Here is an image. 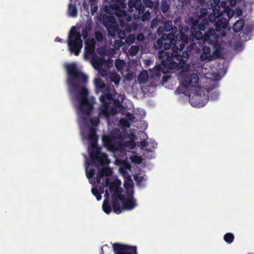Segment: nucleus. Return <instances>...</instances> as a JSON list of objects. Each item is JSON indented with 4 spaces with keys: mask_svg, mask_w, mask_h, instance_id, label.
<instances>
[{
    "mask_svg": "<svg viewBox=\"0 0 254 254\" xmlns=\"http://www.w3.org/2000/svg\"><path fill=\"white\" fill-rule=\"evenodd\" d=\"M108 1L105 11L109 15H104L103 23L109 34L115 38L124 39L127 33L137 29V24L132 22V17L127 15V11L122 8L127 7V0H104Z\"/></svg>",
    "mask_w": 254,
    "mask_h": 254,
    "instance_id": "nucleus-1",
    "label": "nucleus"
},
{
    "mask_svg": "<svg viewBox=\"0 0 254 254\" xmlns=\"http://www.w3.org/2000/svg\"><path fill=\"white\" fill-rule=\"evenodd\" d=\"M67 72V83L70 92L78 93V98L80 100L79 109L87 115L91 113L93 105L87 100L89 93L85 87L88 82V77L81 72L75 63L67 64L66 65Z\"/></svg>",
    "mask_w": 254,
    "mask_h": 254,
    "instance_id": "nucleus-2",
    "label": "nucleus"
},
{
    "mask_svg": "<svg viewBox=\"0 0 254 254\" xmlns=\"http://www.w3.org/2000/svg\"><path fill=\"white\" fill-rule=\"evenodd\" d=\"M177 45L172 47V52L161 51L158 54V58L161 61V65L165 68L180 69L185 65L189 57L188 51L184 50L185 44L189 40L188 35L180 31L175 35Z\"/></svg>",
    "mask_w": 254,
    "mask_h": 254,
    "instance_id": "nucleus-3",
    "label": "nucleus"
},
{
    "mask_svg": "<svg viewBox=\"0 0 254 254\" xmlns=\"http://www.w3.org/2000/svg\"><path fill=\"white\" fill-rule=\"evenodd\" d=\"M193 16L194 18H191L190 22L193 25L197 26L199 30H205L209 22L213 23L220 18L214 13H210L208 15V10L206 8L196 9L193 13Z\"/></svg>",
    "mask_w": 254,
    "mask_h": 254,
    "instance_id": "nucleus-4",
    "label": "nucleus"
},
{
    "mask_svg": "<svg viewBox=\"0 0 254 254\" xmlns=\"http://www.w3.org/2000/svg\"><path fill=\"white\" fill-rule=\"evenodd\" d=\"M153 6V2L151 0H143V3L140 0L134 1H130L128 3L129 10L132 11L134 7L138 12L137 14H134L133 17L135 19H140L142 21H146L150 17V9Z\"/></svg>",
    "mask_w": 254,
    "mask_h": 254,
    "instance_id": "nucleus-5",
    "label": "nucleus"
},
{
    "mask_svg": "<svg viewBox=\"0 0 254 254\" xmlns=\"http://www.w3.org/2000/svg\"><path fill=\"white\" fill-rule=\"evenodd\" d=\"M67 44L71 53H73L76 56L79 55L83 47V41L81 33L77 31L74 27L68 34Z\"/></svg>",
    "mask_w": 254,
    "mask_h": 254,
    "instance_id": "nucleus-6",
    "label": "nucleus"
},
{
    "mask_svg": "<svg viewBox=\"0 0 254 254\" xmlns=\"http://www.w3.org/2000/svg\"><path fill=\"white\" fill-rule=\"evenodd\" d=\"M191 23L192 25L190 29L191 35L193 38L198 42H200L202 41L209 44L218 35L213 28H209L206 32L203 33L202 32L205 30H199L197 26L193 25L191 22Z\"/></svg>",
    "mask_w": 254,
    "mask_h": 254,
    "instance_id": "nucleus-7",
    "label": "nucleus"
},
{
    "mask_svg": "<svg viewBox=\"0 0 254 254\" xmlns=\"http://www.w3.org/2000/svg\"><path fill=\"white\" fill-rule=\"evenodd\" d=\"M100 101L102 105L100 108L99 116H103L106 118H108L110 116L115 115L116 111L113 108H110L111 101L113 100L112 94L108 91L106 93H103L100 97Z\"/></svg>",
    "mask_w": 254,
    "mask_h": 254,
    "instance_id": "nucleus-8",
    "label": "nucleus"
},
{
    "mask_svg": "<svg viewBox=\"0 0 254 254\" xmlns=\"http://www.w3.org/2000/svg\"><path fill=\"white\" fill-rule=\"evenodd\" d=\"M181 82L185 89L192 90L193 88L194 92H197L201 88L199 85L198 76L195 73L185 76Z\"/></svg>",
    "mask_w": 254,
    "mask_h": 254,
    "instance_id": "nucleus-9",
    "label": "nucleus"
},
{
    "mask_svg": "<svg viewBox=\"0 0 254 254\" xmlns=\"http://www.w3.org/2000/svg\"><path fill=\"white\" fill-rule=\"evenodd\" d=\"M175 40V35L173 33H168L162 34L161 38H159L157 41V46L158 48L161 49L159 53L163 51L162 47L164 50H167L171 48V52H172V47L175 45H177ZM164 51H165L164 50Z\"/></svg>",
    "mask_w": 254,
    "mask_h": 254,
    "instance_id": "nucleus-10",
    "label": "nucleus"
},
{
    "mask_svg": "<svg viewBox=\"0 0 254 254\" xmlns=\"http://www.w3.org/2000/svg\"><path fill=\"white\" fill-rule=\"evenodd\" d=\"M89 156L91 160L94 164L101 165L108 164L109 160L107 154L102 153L100 148H96L89 151Z\"/></svg>",
    "mask_w": 254,
    "mask_h": 254,
    "instance_id": "nucleus-11",
    "label": "nucleus"
},
{
    "mask_svg": "<svg viewBox=\"0 0 254 254\" xmlns=\"http://www.w3.org/2000/svg\"><path fill=\"white\" fill-rule=\"evenodd\" d=\"M112 246L114 254H138L135 246L119 243H114Z\"/></svg>",
    "mask_w": 254,
    "mask_h": 254,
    "instance_id": "nucleus-12",
    "label": "nucleus"
},
{
    "mask_svg": "<svg viewBox=\"0 0 254 254\" xmlns=\"http://www.w3.org/2000/svg\"><path fill=\"white\" fill-rule=\"evenodd\" d=\"M102 140L104 145L112 151L118 150L122 146V142L116 140L113 135H104Z\"/></svg>",
    "mask_w": 254,
    "mask_h": 254,
    "instance_id": "nucleus-13",
    "label": "nucleus"
},
{
    "mask_svg": "<svg viewBox=\"0 0 254 254\" xmlns=\"http://www.w3.org/2000/svg\"><path fill=\"white\" fill-rule=\"evenodd\" d=\"M157 33L159 35L168 33H173L175 35L178 32V28L175 26H173L171 21H167L164 23L163 26H159L157 29Z\"/></svg>",
    "mask_w": 254,
    "mask_h": 254,
    "instance_id": "nucleus-14",
    "label": "nucleus"
},
{
    "mask_svg": "<svg viewBox=\"0 0 254 254\" xmlns=\"http://www.w3.org/2000/svg\"><path fill=\"white\" fill-rule=\"evenodd\" d=\"M220 36L219 34L212 41L210 42L209 44L212 45L215 48V50L212 53V60L221 57V45L219 41Z\"/></svg>",
    "mask_w": 254,
    "mask_h": 254,
    "instance_id": "nucleus-15",
    "label": "nucleus"
},
{
    "mask_svg": "<svg viewBox=\"0 0 254 254\" xmlns=\"http://www.w3.org/2000/svg\"><path fill=\"white\" fill-rule=\"evenodd\" d=\"M200 53L199 59L201 62H210L212 61L211 51L209 46H203Z\"/></svg>",
    "mask_w": 254,
    "mask_h": 254,
    "instance_id": "nucleus-16",
    "label": "nucleus"
},
{
    "mask_svg": "<svg viewBox=\"0 0 254 254\" xmlns=\"http://www.w3.org/2000/svg\"><path fill=\"white\" fill-rule=\"evenodd\" d=\"M88 140L90 143L91 150H94L96 148H100L99 146H98V136L97 135L95 128H91L90 129Z\"/></svg>",
    "mask_w": 254,
    "mask_h": 254,
    "instance_id": "nucleus-17",
    "label": "nucleus"
},
{
    "mask_svg": "<svg viewBox=\"0 0 254 254\" xmlns=\"http://www.w3.org/2000/svg\"><path fill=\"white\" fill-rule=\"evenodd\" d=\"M227 24L228 22L226 18L224 19V18H219L215 21V29L214 30L215 32H220L222 30L226 28Z\"/></svg>",
    "mask_w": 254,
    "mask_h": 254,
    "instance_id": "nucleus-18",
    "label": "nucleus"
},
{
    "mask_svg": "<svg viewBox=\"0 0 254 254\" xmlns=\"http://www.w3.org/2000/svg\"><path fill=\"white\" fill-rule=\"evenodd\" d=\"M95 42L94 39L86 40L85 41V54H92L95 51Z\"/></svg>",
    "mask_w": 254,
    "mask_h": 254,
    "instance_id": "nucleus-19",
    "label": "nucleus"
},
{
    "mask_svg": "<svg viewBox=\"0 0 254 254\" xmlns=\"http://www.w3.org/2000/svg\"><path fill=\"white\" fill-rule=\"evenodd\" d=\"M93 26V22L91 20L87 21L85 26V28L82 30V34L81 36H82L83 38L86 41L87 40L89 33L91 32Z\"/></svg>",
    "mask_w": 254,
    "mask_h": 254,
    "instance_id": "nucleus-20",
    "label": "nucleus"
},
{
    "mask_svg": "<svg viewBox=\"0 0 254 254\" xmlns=\"http://www.w3.org/2000/svg\"><path fill=\"white\" fill-rule=\"evenodd\" d=\"M203 45L201 42H193L190 46V52L193 54L200 53Z\"/></svg>",
    "mask_w": 254,
    "mask_h": 254,
    "instance_id": "nucleus-21",
    "label": "nucleus"
},
{
    "mask_svg": "<svg viewBox=\"0 0 254 254\" xmlns=\"http://www.w3.org/2000/svg\"><path fill=\"white\" fill-rule=\"evenodd\" d=\"M234 12L232 9L230 8L229 7H224L223 11H221L220 15V18H224V19L226 18L225 16L227 17V21L230 19L231 17L234 15Z\"/></svg>",
    "mask_w": 254,
    "mask_h": 254,
    "instance_id": "nucleus-22",
    "label": "nucleus"
},
{
    "mask_svg": "<svg viewBox=\"0 0 254 254\" xmlns=\"http://www.w3.org/2000/svg\"><path fill=\"white\" fill-rule=\"evenodd\" d=\"M136 206V201L134 198H127L124 204L123 205L124 210H131Z\"/></svg>",
    "mask_w": 254,
    "mask_h": 254,
    "instance_id": "nucleus-23",
    "label": "nucleus"
},
{
    "mask_svg": "<svg viewBox=\"0 0 254 254\" xmlns=\"http://www.w3.org/2000/svg\"><path fill=\"white\" fill-rule=\"evenodd\" d=\"M244 25L245 20L240 18L234 23L233 30L236 33L239 32L243 29Z\"/></svg>",
    "mask_w": 254,
    "mask_h": 254,
    "instance_id": "nucleus-24",
    "label": "nucleus"
},
{
    "mask_svg": "<svg viewBox=\"0 0 254 254\" xmlns=\"http://www.w3.org/2000/svg\"><path fill=\"white\" fill-rule=\"evenodd\" d=\"M112 205L113 209V211L115 213L117 214H120L122 212V210H124L123 209V207H121L120 205V203L119 201L117 200V198H113L112 199Z\"/></svg>",
    "mask_w": 254,
    "mask_h": 254,
    "instance_id": "nucleus-25",
    "label": "nucleus"
},
{
    "mask_svg": "<svg viewBox=\"0 0 254 254\" xmlns=\"http://www.w3.org/2000/svg\"><path fill=\"white\" fill-rule=\"evenodd\" d=\"M92 66L96 69H99L103 64V60L97 56L93 57L91 59Z\"/></svg>",
    "mask_w": 254,
    "mask_h": 254,
    "instance_id": "nucleus-26",
    "label": "nucleus"
},
{
    "mask_svg": "<svg viewBox=\"0 0 254 254\" xmlns=\"http://www.w3.org/2000/svg\"><path fill=\"white\" fill-rule=\"evenodd\" d=\"M68 14L72 17H76L77 15V10L75 4L69 3L68 6Z\"/></svg>",
    "mask_w": 254,
    "mask_h": 254,
    "instance_id": "nucleus-27",
    "label": "nucleus"
},
{
    "mask_svg": "<svg viewBox=\"0 0 254 254\" xmlns=\"http://www.w3.org/2000/svg\"><path fill=\"white\" fill-rule=\"evenodd\" d=\"M170 7V3L168 0H162L160 5V10L162 12H167Z\"/></svg>",
    "mask_w": 254,
    "mask_h": 254,
    "instance_id": "nucleus-28",
    "label": "nucleus"
},
{
    "mask_svg": "<svg viewBox=\"0 0 254 254\" xmlns=\"http://www.w3.org/2000/svg\"><path fill=\"white\" fill-rule=\"evenodd\" d=\"M120 188H119L118 185L115 183L113 182L111 183L110 185L109 186V190L111 192H113L114 193V195H116L119 192H120L121 191L119 190Z\"/></svg>",
    "mask_w": 254,
    "mask_h": 254,
    "instance_id": "nucleus-29",
    "label": "nucleus"
},
{
    "mask_svg": "<svg viewBox=\"0 0 254 254\" xmlns=\"http://www.w3.org/2000/svg\"><path fill=\"white\" fill-rule=\"evenodd\" d=\"M102 208L103 211L107 214H109L111 211V204L109 200L107 199H105L103 202Z\"/></svg>",
    "mask_w": 254,
    "mask_h": 254,
    "instance_id": "nucleus-30",
    "label": "nucleus"
},
{
    "mask_svg": "<svg viewBox=\"0 0 254 254\" xmlns=\"http://www.w3.org/2000/svg\"><path fill=\"white\" fill-rule=\"evenodd\" d=\"M234 239V236L232 233H227L224 236V241L228 244L232 243Z\"/></svg>",
    "mask_w": 254,
    "mask_h": 254,
    "instance_id": "nucleus-31",
    "label": "nucleus"
},
{
    "mask_svg": "<svg viewBox=\"0 0 254 254\" xmlns=\"http://www.w3.org/2000/svg\"><path fill=\"white\" fill-rule=\"evenodd\" d=\"M95 84L97 88L103 89L105 87V84L102 79L99 78H95Z\"/></svg>",
    "mask_w": 254,
    "mask_h": 254,
    "instance_id": "nucleus-32",
    "label": "nucleus"
},
{
    "mask_svg": "<svg viewBox=\"0 0 254 254\" xmlns=\"http://www.w3.org/2000/svg\"><path fill=\"white\" fill-rule=\"evenodd\" d=\"M120 126L122 127L127 128L130 127V124L129 122L125 118H122L119 121Z\"/></svg>",
    "mask_w": 254,
    "mask_h": 254,
    "instance_id": "nucleus-33",
    "label": "nucleus"
},
{
    "mask_svg": "<svg viewBox=\"0 0 254 254\" xmlns=\"http://www.w3.org/2000/svg\"><path fill=\"white\" fill-rule=\"evenodd\" d=\"M92 194L96 197L98 201H99L102 198L101 194L103 192V191H99L96 188H93L91 190Z\"/></svg>",
    "mask_w": 254,
    "mask_h": 254,
    "instance_id": "nucleus-34",
    "label": "nucleus"
},
{
    "mask_svg": "<svg viewBox=\"0 0 254 254\" xmlns=\"http://www.w3.org/2000/svg\"><path fill=\"white\" fill-rule=\"evenodd\" d=\"M125 62L120 59H118L115 62V67L118 70L123 69L125 66Z\"/></svg>",
    "mask_w": 254,
    "mask_h": 254,
    "instance_id": "nucleus-35",
    "label": "nucleus"
},
{
    "mask_svg": "<svg viewBox=\"0 0 254 254\" xmlns=\"http://www.w3.org/2000/svg\"><path fill=\"white\" fill-rule=\"evenodd\" d=\"M111 80L115 83V84H118L121 80L120 76L117 73H113L111 77Z\"/></svg>",
    "mask_w": 254,
    "mask_h": 254,
    "instance_id": "nucleus-36",
    "label": "nucleus"
},
{
    "mask_svg": "<svg viewBox=\"0 0 254 254\" xmlns=\"http://www.w3.org/2000/svg\"><path fill=\"white\" fill-rule=\"evenodd\" d=\"M95 37L96 40L99 42H101L104 40L103 34L100 31H96L95 32Z\"/></svg>",
    "mask_w": 254,
    "mask_h": 254,
    "instance_id": "nucleus-37",
    "label": "nucleus"
},
{
    "mask_svg": "<svg viewBox=\"0 0 254 254\" xmlns=\"http://www.w3.org/2000/svg\"><path fill=\"white\" fill-rule=\"evenodd\" d=\"M105 176L109 177L112 175V170L109 167H105L101 169Z\"/></svg>",
    "mask_w": 254,
    "mask_h": 254,
    "instance_id": "nucleus-38",
    "label": "nucleus"
},
{
    "mask_svg": "<svg viewBox=\"0 0 254 254\" xmlns=\"http://www.w3.org/2000/svg\"><path fill=\"white\" fill-rule=\"evenodd\" d=\"M147 75L146 73H141L138 77V79L140 83H145L147 80Z\"/></svg>",
    "mask_w": 254,
    "mask_h": 254,
    "instance_id": "nucleus-39",
    "label": "nucleus"
},
{
    "mask_svg": "<svg viewBox=\"0 0 254 254\" xmlns=\"http://www.w3.org/2000/svg\"><path fill=\"white\" fill-rule=\"evenodd\" d=\"M129 53L131 56H135L138 51V48L136 46H132L129 50Z\"/></svg>",
    "mask_w": 254,
    "mask_h": 254,
    "instance_id": "nucleus-40",
    "label": "nucleus"
},
{
    "mask_svg": "<svg viewBox=\"0 0 254 254\" xmlns=\"http://www.w3.org/2000/svg\"><path fill=\"white\" fill-rule=\"evenodd\" d=\"M115 197L114 198H117L118 200H120L123 203V205L124 204L125 201H126V198L124 194L120 193V192L118 193L116 195H115Z\"/></svg>",
    "mask_w": 254,
    "mask_h": 254,
    "instance_id": "nucleus-41",
    "label": "nucleus"
},
{
    "mask_svg": "<svg viewBox=\"0 0 254 254\" xmlns=\"http://www.w3.org/2000/svg\"><path fill=\"white\" fill-rule=\"evenodd\" d=\"M113 136L116 138V140H118V139H120L122 138V134L120 130L116 129L115 130H114L112 134Z\"/></svg>",
    "mask_w": 254,
    "mask_h": 254,
    "instance_id": "nucleus-42",
    "label": "nucleus"
},
{
    "mask_svg": "<svg viewBox=\"0 0 254 254\" xmlns=\"http://www.w3.org/2000/svg\"><path fill=\"white\" fill-rule=\"evenodd\" d=\"M95 170L93 168H91L89 170H86V173L87 177L88 179L92 178L95 174Z\"/></svg>",
    "mask_w": 254,
    "mask_h": 254,
    "instance_id": "nucleus-43",
    "label": "nucleus"
},
{
    "mask_svg": "<svg viewBox=\"0 0 254 254\" xmlns=\"http://www.w3.org/2000/svg\"><path fill=\"white\" fill-rule=\"evenodd\" d=\"M212 11H213V13L217 15L218 17H220V16H219V15H220L222 11H220V8L219 6H218V5L214 6L212 8Z\"/></svg>",
    "mask_w": 254,
    "mask_h": 254,
    "instance_id": "nucleus-44",
    "label": "nucleus"
},
{
    "mask_svg": "<svg viewBox=\"0 0 254 254\" xmlns=\"http://www.w3.org/2000/svg\"><path fill=\"white\" fill-rule=\"evenodd\" d=\"M134 193V191L133 190L132 187H131L130 188H127L126 191V194L127 195V198H133V195Z\"/></svg>",
    "mask_w": 254,
    "mask_h": 254,
    "instance_id": "nucleus-45",
    "label": "nucleus"
},
{
    "mask_svg": "<svg viewBox=\"0 0 254 254\" xmlns=\"http://www.w3.org/2000/svg\"><path fill=\"white\" fill-rule=\"evenodd\" d=\"M90 9L92 15H94L98 9V6L96 2L90 3Z\"/></svg>",
    "mask_w": 254,
    "mask_h": 254,
    "instance_id": "nucleus-46",
    "label": "nucleus"
},
{
    "mask_svg": "<svg viewBox=\"0 0 254 254\" xmlns=\"http://www.w3.org/2000/svg\"><path fill=\"white\" fill-rule=\"evenodd\" d=\"M104 176V175L101 170H100L97 173L96 180L97 184H99L101 181V179Z\"/></svg>",
    "mask_w": 254,
    "mask_h": 254,
    "instance_id": "nucleus-47",
    "label": "nucleus"
},
{
    "mask_svg": "<svg viewBox=\"0 0 254 254\" xmlns=\"http://www.w3.org/2000/svg\"><path fill=\"white\" fill-rule=\"evenodd\" d=\"M139 145L141 147L142 149L146 148L147 150L151 151L150 148H147V147L149 146V143L146 142L145 141H141L140 142Z\"/></svg>",
    "mask_w": 254,
    "mask_h": 254,
    "instance_id": "nucleus-48",
    "label": "nucleus"
},
{
    "mask_svg": "<svg viewBox=\"0 0 254 254\" xmlns=\"http://www.w3.org/2000/svg\"><path fill=\"white\" fill-rule=\"evenodd\" d=\"M90 122L92 126H97L100 121L98 118H92L90 119Z\"/></svg>",
    "mask_w": 254,
    "mask_h": 254,
    "instance_id": "nucleus-49",
    "label": "nucleus"
},
{
    "mask_svg": "<svg viewBox=\"0 0 254 254\" xmlns=\"http://www.w3.org/2000/svg\"><path fill=\"white\" fill-rule=\"evenodd\" d=\"M113 101V106L114 108H116L117 109L120 108L121 107L122 105L121 104L118 99H115L112 100Z\"/></svg>",
    "mask_w": 254,
    "mask_h": 254,
    "instance_id": "nucleus-50",
    "label": "nucleus"
},
{
    "mask_svg": "<svg viewBox=\"0 0 254 254\" xmlns=\"http://www.w3.org/2000/svg\"><path fill=\"white\" fill-rule=\"evenodd\" d=\"M144 178L143 176H134V180L136 183L138 185H140L141 184V183L143 181Z\"/></svg>",
    "mask_w": 254,
    "mask_h": 254,
    "instance_id": "nucleus-51",
    "label": "nucleus"
},
{
    "mask_svg": "<svg viewBox=\"0 0 254 254\" xmlns=\"http://www.w3.org/2000/svg\"><path fill=\"white\" fill-rule=\"evenodd\" d=\"M160 22V20H159L157 18L153 19L151 23V27L153 28L155 27H157L159 23Z\"/></svg>",
    "mask_w": 254,
    "mask_h": 254,
    "instance_id": "nucleus-52",
    "label": "nucleus"
},
{
    "mask_svg": "<svg viewBox=\"0 0 254 254\" xmlns=\"http://www.w3.org/2000/svg\"><path fill=\"white\" fill-rule=\"evenodd\" d=\"M126 145L129 146L131 149H133L135 147V144L133 140H129L126 142Z\"/></svg>",
    "mask_w": 254,
    "mask_h": 254,
    "instance_id": "nucleus-53",
    "label": "nucleus"
},
{
    "mask_svg": "<svg viewBox=\"0 0 254 254\" xmlns=\"http://www.w3.org/2000/svg\"><path fill=\"white\" fill-rule=\"evenodd\" d=\"M114 45L116 48H120L123 45V43L121 40H115Z\"/></svg>",
    "mask_w": 254,
    "mask_h": 254,
    "instance_id": "nucleus-54",
    "label": "nucleus"
},
{
    "mask_svg": "<svg viewBox=\"0 0 254 254\" xmlns=\"http://www.w3.org/2000/svg\"><path fill=\"white\" fill-rule=\"evenodd\" d=\"M126 117H127V120H128V121H133V120H134L135 119V117H134V116L129 113H127V115H126Z\"/></svg>",
    "mask_w": 254,
    "mask_h": 254,
    "instance_id": "nucleus-55",
    "label": "nucleus"
},
{
    "mask_svg": "<svg viewBox=\"0 0 254 254\" xmlns=\"http://www.w3.org/2000/svg\"><path fill=\"white\" fill-rule=\"evenodd\" d=\"M191 0H182V5L184 6L190 3Z\"/></svg>",
    "mask_w": 254,
    "mask_h": 254,
    "instance_id": "nucleus-56",
    "label": "nucleus"
},
{
    "mask_svg": "<svg viewBox=\"0 0 254 254\" xmlns=\"http://www.w3.org/2000/svg\"><path fill=\"white\" fill-rule=\"evenodd\" d=\"M132 161L134 162L139 163L141 161V158L139 156H135L132 159Z\"/></svg>",
    "mask_w": 254,
    "mask_h": 254,
    "instance_id": "nucleus-57",
    "label": "nucleus"
},
{
    "mask_svg": "<svg viewBox=\"0 0 254 254\" xmlns=\"http://www.w3.org/2000/svg\"><path fill=\"white\" fill-rule=\"evenodd\" d=\"M110 184V180L108 178H106L105 179V184H106V186H108L109 185V184Z\"/></svg>",
    "mask_w": 254,
    "mask_h": 254,
    "instance_id": "nucleus-58",
    "label": "nucleus"
},
{
    "mask_svg": "<svg viewBox=\"0 0 254 254\" xmlns=\"http://www.w3.org/2000/svg\"><path fill=\"white\" fill-rule=\"evenodd\" d=\"M135 135L133 133H131L130 134L129 138L130 139V140H133L135 138Z\"/></svg>",
    "mask_w": 254,
    "mask_h": 254,
    "instance_id": "nucleus-59",
    "label": "nucleus"
},
{
    "mask_svg": "<svg viewBox=\"0 0 254 254\" xmlns=\"http://www.w3.org/2000/svg\"><path fill=\"white\" fill-rule=\"evenodd\" d=\"M150 144H151L152 149H155L157 147V144L154 142H151Z\"/></svg>",
    "mask_w": 254,
    "mask_h": 254,
    "instance_id": "nucleus-60",
    "label": "nucleus"
},
{
    "mask_svg": "<svg viewBox=\"0 0 254 254\" xmlns=\"http://www.w3.org/2000/svg\"><path fill=\"white\" fill-rule=\"evenodd\" d=\"M56 42H61L62 41V39L59 37H57L55 40Z\"/></svg>",
    "mask_w": 254,
    "mask_h": 254,
    "instance_id": "nucleus-61",
    "label": "nucleus"
},
{
    "mask_svg": "<svg viewBox=\"0 0 254 254\" xmlns=\"http://www.w3.org/2000/svg\"><path fill=\"white\" fill-rule=\"evenodd\" d=\"M156 70L158 71H161V67L160 65H158V66H156Z\"/></svg>",
    "mask_w": 254,
    "mask_h": 254,
    "instance_id": "nucleus-62",
    "label": "nucleus"
},
{
    "mask_svg": "<svg viewBox=\"0 0 254 254\" xmlns=\"http://www.w3.org/2000/svg\"><path fill=\"white\" fill-rule=\"evenodd\" d=\"M90 3L96 2V0H89Z\"/></svg>",
    "mask_w": 254,
    "mask_h": 254,
    "instance_id": "nucleus-63",
    "label": "nucleus"
},
{
    "mask_svg": "<svg viewBox=\"0 0 254 254\" xmlns=\"http://www.w3.org/2000/svg\"><path fill=\"white\" fill-rule=\"evenodd\" d=\"M105 197H108L109 196V193L108 191H106L105 193Z\"/></svg>",
    "mask_w": 254,
    "mask_h": 254,
    "instance_id": "nucleus-64",
    "label": "nucleus"
}]
</instances>
